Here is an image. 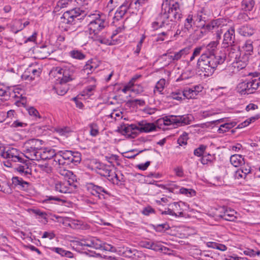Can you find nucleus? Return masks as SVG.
I'll use <instances>...</instances> for the list:
<instances>
[{
	"instance_id": "1",
	"label": "nucleus",
	"mask_w": 260,
	"mask_h": 260,
	"mask_svg": "<svg viewBox=\"0 0 260 260\" xmlns=\"http://www.w3.org/2000/svg\"><path fill=\"white\" fill-rule=\"evenodd\" d=\"M218 44L217 41H212L207 45L199 47L202 48V54L198 60L197 67L205 75H211L218 65L222 64L225 60V53H216Z\"/></svg>"
},
{
	"instance_id": "2",
	"label": "nucleus",
	"mask_w": 260,
	"mask_h": 260,
	"mask_svg": "<svg viewBox=\"0 0 260 260\" xmlns=\"http://www.w3.org/2000/svg\"><path fill=\"white\" fill-rule=\"evenodd\" d=\"M88 17L90 18L88 25L90 35H93L92 38L94 37V40L100 43L108 44L109 40L99 35L100 32L108 25L105 16L99 14H93L89 15Z\"/></svg>"
},
{
	"instance_id": "3",
	"label": "nucleus",
	"mask_w": 260,
	"mask_h": 260,
	"mask_svg": "<svg viewBox=\"0 0 260 260\" xmlns=\"http://www.w3.org/2000/svg\"><path fill=\"white\" fill-rule=\"evenodd\" d=\"M85 16V11L78 8L66 11L60 18L59 27L68 31L70 25L76 24L78 21L83 19Z\"/></svg>"
},
{
	"instance_id": "4",
	"label": "nucleus",
	"mask_w": 260,
	"mask_h": 260,
	"mask_svg": "<svg viewBox=\"0 0 260 260\" xmlns=\"http://www.w3.org/2000/svg\"><path fill=\"white\" fill-rule=\"evenodd\" d=\"M42 141L32 139L27 141L23 146L24 156L31 160L39 161L42 150Z\"/></svg>"
},
{
	"instance_id": "5",
	"label": "nucleus",
	"mask_w": 260,
	"mask_h": 260,
	"mask_svg": "<svg viewBox=\"0 0 260 260\" xmlns=\"http://www.w3.org/2000/svg\"><path fill=\"white\" fill-rule=\"evenodd\" d=\"M161 13L167 14L171 21L176 22L181 19L182 16L179 4L176 2L171 4L168 0L162 4Z\"/></svg>"
},
{
	"instance_id": "6",
	"label": "nucleus",
	"mask_w": 260,
	"mask_h": 260,
	"mask_svg": "<svg viewBox=\"0 0 260 260\" xmlns=\"http://www.w3.org/2000/svg\"><path fill=\"white\" fill-rule=\"evenodd\" d=\"M12 184L10 186V183H6L5 182H2L0 188L2 190L0 191H3L6 193H11L12 192V187L17 186L18 188L21 189H27L29 183L27 182L23 181V180H12Z\"/></svg>"
},
{
	"instance_id": "7",
	"label": "nucleus",
	"mask_w": 260,
	"mask_h": 260,
	"mask_svg": "<svg viewBox=\"0 0 260 260\" xmlns=\"http://www.w3.org/2000/svg\"><path fill=\"white\" fill-rule=\"evenodd\" d=\"M72 151L69 150L60 151L56 153L53 165H65L71 164Z\"/></svg>"
},
{
	"instance_id": "8",
	"label": "nucleus",
	"mask_w": 260,
	"mask_h": 260,
	"mask_svg": "<svg viewBox=\"0 0 260 260\" xmlns=\"http://www.w3.org/2000/svg\"><path fill=\"white\" fill-rule=\"evenodd\" d=\"M222 20L220 19H217L211 21L210 23L201 25V28L204 29L208 31L213 29H217L216 37L218 39L221 38V34H222V27L223 24H222Z\"/></svg>"
},
{
	"instance_id": "9",
	"label": "nucleus",
	"mask_w": 260,
	"mask_h": 260,
	"mask_svg": "<svg viewBox=\"0 0 260 260\" xmlns=\"http://www.w3.org/2000/svg\"><path fill=\"white\" fill-rule=\"evenodd\" d=\"M51 73L54 74L57 73L59 75H62V77H58V78L60 79L59 81L61 83H66L75 78L73 71H70L66 69H62L60 68H56L55 69L52 70Z\"/></svg>"
},
{
	"instance_id": "10",
	"label": "nucleus",
	"mask_w": 260,
	"mask_h": 260,
	"mask_svg": "<svg viewBox=\"0 0 260 260\" xmlns=\"http://www.w3.org/2000/svg\"><path fill=\"white\" fill-rule=\"evenodd\" d=\"M247 86V94H251L260 86V77H252L245 80Z\"/></svg>"
},
{
	"instance_id": "11",
	"label": "nucleus",
	"mask_w": 260,
	"mask_h": 260,
	"mask_svg": "<svg viewBox=\"0 0 260 260\" xmlns=\"http://www.w3.org/2000/svg\"><path fill=\"white\" fill-rule=\"evenodd\" d=\"M235 31L233 26L230 27L224 33L223 44L230 46L235 44Z\"/></svg>"
},
{
	"instance_id": "12",
	"label": "nucleus",
	"mask_w": 260,
	"mask_h": 260,
	"mask_svg": "<svg viewBox=\"0 0 260 260\" xmlns=\"http://www.w3.org/2000/svg\"><path fill=\"white\" fill-rule=\"evenodd\" d=\"M119 130L123 135L134 138L137 134L135 131L137 130V125L124 124L121 125Z\"/></svg>"
},
{
	"instance_id": "13",
	"label": "nucleus",
	"mask_w": 260,
	"mask_h": 260,
	"mask_svg": "<svg viewBox=\"0 0 260 260\" xmlns=\"http://www.w3.org/2000/svg\"><path fill=\"white\" fill-rule=\"evenodd\" d=\"M2 156L14 162H22V158L18 155L16 149L12 148L6 152L3 151Z\"/></svg>"
},
{
	"instance_id": "14",
	"label": "nucleus",
	"mask_w": 260,
	"mask_h": 260,
	"mask_svg": "<svg viewBox=\"0 0 260 260\" xmlns=\"http://www.w3.org/2000/svg\"><path fill=\"white\" fill-rule=\"evenodd\" d=\"M137 130L140 132L148 133L155 131L156 126L153 123H148L146 121H141L137 123Z\"/></svg>"
},
{
	"instance_id": "15",
	"label": "nucleus",
	"mask_w": 260,
	"mask_h": 260,
	"mask_svg": "<svg viewBox=\"0 0 260 260\" xmlns=\"http://www.w3.org/2000/svg\"><path fill=\"white\" fill-rule=\"evenodd\" d=\"M71 185L70 180H63L55 184V190L61 193L71 192L72 190L70 189V186Z\"/></svg>"
},
{
	"instance_id": "16",
	"label": "nucleus",
	"mask_w": 260,
	"mask_h": 260,
	"mask_svg": "<svg viewBox=\"0 0 260 260\" xmlns=\"http://www.w3.org/2000/svg\"><path fill=\"white\" fill-rule=\"evenodd\" d=\"M229 47L228 49V56L231 60L239 58L240 56V47L236 44L227 46Z\"/></svg>"
},
{
	"instance_id": "17",
	"label": "nucleus",
	"mask_w": 260,
	"mask_h": 260,
	"mask_svg": "<svg viewBox=\"0 0 260 260\" xmlns=\"http://www.w3.org/2000/svg\"><path fill=\"white\" fill-rule=\"evenodd\" d=\"M158 20L161 21L163 27L166 28L168 30H170L175 25V21H171V19L167 16V14H164L162 13H160L158 16Z\"/></svg>"
},
{
	"instance_id": "18",
	"label": "nucleus",
	"mask_w": 260,
	"mask_h": 260,
	"mask_svg": "<svg viewBox=\"0 0 260 260\" xmlns=\"http://www.w3.org/2000/svg\"><path fill=\"white\" fill-rule=\"evenodd\" d=\"M222 210L223 213L220 216L223 219L227 221H233L236 219V217L235 216L236 212L234 210L228 209L224 207L222 208Z\"/></svg>"
},
{
	"instance_id": "19",
	"label": "nucleus",
	"mask_w": 260,
	"mask_h": 260,
	"mask_svg": "<svg viewBox=\"0 0 260 260\" xmlns=\"http://www.w3.org/2000/svg\"><path fill=\"white\" fill-rule=\"evenodd\" d=\"M42 72L40 68L34 69L32 66L29 67L23 75L26 79L30 77L31 80H34L35 77H39Z\"/></svg>"
},
{
	"instance_id": "20",
	"label": "nucleus",
	"mask_w": 260,
	"mask_h": 260,
	"mask_svg": "<svg viewBox=\"0 0 260 260\" xmlns=\"http://www.w3.org/2000/svg\"><path fill=\"white\" fill-rule=\"evenodd\" d=\"M237 31L240 35L244 37H250L254 33V28L248 25L241 26Z\"/></svg>"
},
{
	"instance_id": "21",
	"label": "nucleus",
	"mask_w": 260,
	"mask_h": 260,
	"mask_svg": "<svg viewBox=\"0 0 260 260\" xmlns=\"http://www.w3.org/2000/svg\"><path fill=\"white\" fill-rule=\"evenodd\" d=\"M230 162L235 167H238L245 164V159L242 155L234 154L230 157Z\"/></svg>"
},
{
	"instance_id": "22",
	"label": "nucleus",
	"mask_w": 260,
	"mask_h": 260,
	"mask_svg": "<svg viewBox=\"0 0 260 260\" xmlns=\"http://www.w3.org/2000/svg\"><path fill=\"white\" fill-rule=\"evenodd\" d=\"M55 155L56 153H54L53 150H44L42 148L39 155V157H40V160L50 159L51 158L54 159ZM53 160L54 161V159H53Z\"/></svg>"
},
{
	"instance_id": "23",
	"label": "nucleus",
	"mask_w": 260,
	"mask_h": 260,
	"mask_svg": "<svg viewBox=\"0 0 260 260\" xmlns=\"http://www.w3.org/2000/svg\"><path fill=\"white\" fill-rule=\"evenodd\" d=\"M128 7L127 5H122L117 10L113 17L114 20L118 21L125 15L127 12Z\"/></svg>"
},
{
	"instance_id": "24",
	"label": "nucleus",
	"mask_w": 260,
	"mask_h": 260,
	"mask_svg": "<svg viewBox=\"0 0 260 260\" xmlns=\"http://www.w3.org/2000/svg\"><path fill=\"white\" fill-rule=\"evenodd\" d=\"M51 250L54 251L62 256H66L70 258H74V254L70 251H67L62 248L59 247H52Z\"/></svg>"
},
{
	"instance_id": "25",
	"label": "nucleus",
	"mask_w": 260,
	"mask_h": 260,
	"mask_svg": "<svg viewBox=\"0 0 260 260\" xmlns=\"http://www.w3.org/2000/svg\"><path fill=\"white\" fill-rule=\"evenodd\" d=\"M207 20V17L206 15L202 12H200L195 16L194 23L197 24V26L201 28V25L202 24H205Z\"/></svg>"
},
{
	"instance_id": "26",
	"label": "nucleus",
	"mask_w": 260,
	"mask_h": 260,
	"mask_svg": "<svg viewBox=\"0 0 260 260\" xmlns=\"http://www.w3.org/2000/svg\"><path fill=\"white\" fill-rule=\"evenodd\" d=\"M55 89L58 95H63L67 93L69 88L66 83H61L59 81V83L56 84Z\"/></svg>"
},
{
	"instance_id": "27",
	"label": "nucleus",
	"mask_w": 260,
	"mask_h": 260,
	"mask_svg": "<svg viewBox=\"0 0 260 260\" xmlns=\"http://www.w3.org/2000/svg\"><path fill=\"white\" fill-rule=\"evenodd\" d=\"M17 171L23 177L30 178L31 175V171L28 167L26 166H19L17 168Z\"/></svg>"
},
{
	"instance_id": "28",
	"label": "nucleus",
	"mask_w": 260,
	"mask_h": 260,
	"mask_svg": "<svg viewBox=\"0 0 260 260\" xmlns=\"http://www.w3.org/2000/svg\"><path fill=\"white\" fill-rule=\"evenodd\" d=\"M255 2L253 0H243L242 2V9L245 11H251L254 6Z\"/></svg>"
},
{
	"instance_id": "29",
	"label": "nucleus",
	"mask_w": 260,
	"mask_h": 260,
	"mask_svg": "<svg viewBox=\"0 0 260 260\" xmlns=\"http://www.w3.org/2000/svg\"><path fill=\"white\" fill-rule=\"evenodd\" d=\"M251 171L250 168H242L238 170L236 172L235 176L236 178H245L247 175L251 174Z\"/></svg>"
},
{
	"instance_id": "30",
	"label": "nucleus",
	"mask_w": 260,
	"mask_h": 260,
	"mask_svg": "<svg viewBox=\"0 0 260 260\" xmlns=\"http://www.w3.org/2000/svg\"><path fill=\"white\" fill-rule=\"evenodd\" d=\"M60 175L66 179H73L76 177V175L70 170L60 169L59 171Z\"/></svg>"
},
{
	"instance_id": "31",
	"label": "nucleus",
	"mask_w": 260,
	"mask_h": 260,
	"mask_svg": "<svg viewBox=\"0 0 260 260\" xmlns=\"http://www.w3.org/2000/svg\"><path fill=\"white\" fill-rule=\"evenodd\" d=\"M89 247L93 248L95 249H101L102 247V241L94 237L90 238Z\"/></svg>"
},
{
	"instance_id": "32",
	"label": "nucleus",
	"mask_w": 260,
	"mask_h": 260,
	"mask_svg": "<svg viewBox=\"0 0 260 260\" xmlns=\"http://www.w3.org/2000/svg\"><path fill=\"white\" fill-rule=\"evenodd\" d=\"M145 105V102L144 100L142 99H135L132 100H128L126 103V105L127 107H135L137 105L143 106Z\"/></svg>"
},
{
	"instance_id": "33",
	"label": "nucleus",
	"mask_w": 260,
	"mask_h": 260,
	"mask_svg": "<svg viewBox=\"0 0 260 260\" xmlns=\"http://www.w3.org/2000/svg\"><path fill=\"white\" fill-rule=\"evenodd\" d=\"M242 48L245 51V53L251 55L253 50L252 42L251 40L246 41Z\"/></svg>"
},
{
	"instance_id": "34",
	"label": "nucleus",
	"mask_w": 260,
	"mask_h": 260,
	"mask_svg": "<svg viewBox=\"0 0 260 260\" xmlns=\"http://www.w3.org/2000/svg\"><path fill=\"white\" fill-rule=\"evenodd\" d=\"M182 93L184 97L187 99H194L196 97L195 92L192 88L186 87Z\"/></svg>"
},
{
	"instance_id": "35",
	"label": "nucleus",
	"mask_w": 260,
	"mask_h": 260,
	"mask_svg": "<svg viewBox=\"0 0 260 260\" xmlns=\"http://www.w3.org/2000/svg\"><path fill=\"white\" fill-rule=\"evenodd\" d=\"M71 157V164L72 163L75 165L80 163L81 160V154L77 151H72Z\"/></svg>"
},
{
	"instance_id": "36",
	"label": "nucleus",
	"mask_w": 260,
	"mask_h": 260,
	"mask_svg": "<svg viewBox=\"0 0 260 260\" xmlns=\"http://www.w3.org/2000/svg\"><path fill=\"white\" fill-rule=\"evenodd\" d=\"M179 192L188 197H194L196 195V191L191 188L188 189L184 187H181L179 189Z\"/></svg>"
},
{
	"instance_id": "37",
	"label": "nucleus",
	"mask_w": 260,
	"mask_h": 260,
	"mask_svg": "<svg viewBox=\"0 0 260 260\" xmlns=\"http://www.w3.org/2000/svg\"><path fill=\"white\" fill-rule=\"evenodd\" d=\"M194 20L193 19V16L192 15H188L186 18L184 22V28L187 30H189L192 28V24H196L194 23Z\"/></svg>"
},
{
	"instance_id": "38",
	"label": "nucleus",
	"mask_w": 260,
	"mask_h": 260,
	"mask_svg": "<svg viewBox=\"0 0 260 260\" xmlns=\"http://www.w3.org/2000/svg\"><path fill=\"white\" fill-rule=\"evenodd\" d=\"M70 55L72 58L79 60H82L85 58V54L77 50H73L70 51Z\"/></svg>"
},
{
	"instance_id": "39",
	"label": "nucleus",
	"mask_w": 260,
	"mask_h": 260,
	"mask_svg": "<svg viewBox=\"0 0 260 260\" xmlns=\"http://www.w3.org/2000/svg\"><path fill=\"white\" fill-rule=\"evenodd\" d=\"M237 92L241 94H247V86L245 80L238 83L236 88Z\"/></svg>"
},
{
	"instance_id": "40",
	"label": "nucleus",
	"mask_w": 260,
	"mask_h": 260,
	"mask_svg": "<svg viewBox=\"0 0 260 260\" xmlns=\"http://www.w3.org/2000/svg\"><path fill=\"white\" fill-rule=\"evenodd\" d=\"M234 124L233 123H226L220 125L218 128L219 133H224L226 132L229 131L230 129L234 126Z\"/></svg>"
},
{
	"instance_id": "41",
	"label": "nucleus",
	"mask_w": 260,
	"mask_h": 260,
	"mask_svg": "<svg viewBox=\"0 0 260 260\" xmlns=\"http://www.w3.org/2000/svg\"><path fill=\"white\" fill-rule=\"evenodd\" d=\"M166 83V80L164 79H160L157 83L155 87L154 91L157 90L159 93H161L163 91Z\"/></svg>"
},
{
	"instance_id": "42",
	"label": "nucleus",
	"mask_w": 260,
	"mask_h": 260,
	"mask_svg": "<svg viewBox=\"0 0 260 260\" xmlns=\"http://www.w3.org/2000/svg\"><path fill=\"white\" fill-rule=\"evenodd\" d=\"M154 230L158 232H163L170 229V226L167 223L157 224L154 226Z\"/></svg>"
},
{
	"instance_id": "43",
	"label": "nucleus",
	"mask_w": 260,
	"mask_h": 260,
	"mask_svg": "<svg viewBox=\"0 0 260 260\" xmlns=\"http://www.w3.org/2000/svg\"><path fill=\"white\" fill-rule=\"evenodd\" d=\"M188 135L186 133H183L178 139L177 142L180 146H183L187 144Z\"/></svg>"
},
{
	"instance_id": "44",
	"label": "nucleus",
	"mask_w": 260,
	"mask_h": 260,
	"mask_svg": "<svg viewBox=\"0 0 260 260\" xmlns=\"http://www.w3.org/2000/svg\"><path fill=\"white\" fill-rule=\"evenodd\" d=\"M29 114L33 116L34 118L37 120L38 119H43V117L40 115L39 112L34 107H30L28 109Z\"/></svg>"
},
{
	"instance_id": "45",
	"label": "nucleus",
	"mask_w": 260,
	"mask_h": 260,
	"mask_svg": "<svg viewBox=\"0 0 260 260\" xmlns=\"http://www.w3.org/2000/svg\"><path fill=\"white\" fill-rule=\"evenodd\" d=\"M174 115H169L164 117L162 119H159V122L162 121L164 125H169L173 124Z\"/></svg>"
},
{
	"instance_id": "46",
	"label": "nucleus",
	"mask_w": 260,
	"mask_h": 260,
	"mask_svg": "<svg viewBox=\"0 0 260 260\" xmlns=\"http://www.w3.org/2000/svg\"><path fill=\"white\" fill-rule=\"evenodd\" d=\"M240 58L241 57L239 56V58L233 60L234 62H236L237 68L240 70L245 68L247 64V59L246 57L244 58V60L241 63H240V60H239Z\"/></svg>"
},
{
	"instance_id": "47",
	"label": "nucleus",
	"mask_w": 260,
	"mask_h": 260,
	"mask_svg": "<svg viewBox=\"0 0 260 260\" xmlns=\"http://www.w3.org/2000/svg\"><path fill=\"white\" fill-rule=\"evenodd\" d=\"M0 96L4 97L5 100H8L10 97V91L9 89L0 87Z\"/></svg>"
},
{
	"instance_id": "48",
	"label": "nucleus",
	"mask_w": 260,
	"mask_h": 260,
	"mask_svg": "<svg viewBox=\"0 0 260 260\" xmlns=\"http://www.w3.org/2000/svg\"><path fill=\"white\" fill-rule=\"evenodd\" d=\"M206 148V146L201 145L198 148L194 150V154L197 156H202L204 154Z\"/></svg>"
},
{
	"instance_id": "49",
	"label": "nucleus",
	"mask_w": 260,
	"mask_h": 260,
	"mask_svg": "<svg viewBox=\"0 0 260 260\" xmlns=\"http://www.w3.org/2000/svg\"><path fill=\"white\" fill-rule=\"evenodd\" d=\"M180 118L181 120V125L182 126L190 124L191 119L188 115H180Z\"/></svg>"
},
{
	"instance_id": "50",
	"label": "nucleus",
	"mask_w": 260,
	"mask_h": 260,
	"mask_svg": "<svg viewBox=\"0 0 260 260\" xmlns=\"http://www.w3.org/2000/svg\"><path fill=\"white\" fill-rule=\"evenodd\" d=\"M89 127L90 135L93 137L97 136L99 133L97 125L95 123H91L90 124Z\"/></svg>"
},
{
	"instance_id": "51",
	"label": "nucleus",
	"mask_w": 260,
	"mask_h": 260,
	"mask_svg": "<svg viewBox=\"0 0 260 260\" xmlns=\"http://www.w3.org/2000/svg\"><path fill=\"white\" fill-rule=\"evenodd\" d=\"M51 201H56L58 202H66L65 200L54 196H46V198L43 201L44 203H49Z\"/></svg>"
},
{
	"instance_id": "52",
	"label": "nucleus",
	"mask_w": 260,
	"mask_h": 260,
	"mask_svg": "<svg viewBox=\"0 0 260 260\" xmlns=\"http://www.w3.org/2000/svg\"><path fill=\"white\" fill-rule=\"evenodd\" d=\"M147 150V149H145L144 150H140L139 151L138 153H137L136 154H132L131 153L133 151H135V149H133V150H132L129 151H128V152H126L124 153V156L125 157V158H130V159H132V158H134L137 155H138L139 153L144 151H146Z\"/></svg>"
},
{
	"instance_id": "53",
	"label": "nucleus",
	"mask_w": 260,
	"mask_h": 260,
	"mask_svg": "<svg viewBox=\"0 0 260 260\" xmlns=\"http://www.w3.org/2000/svg\"><path fill=\"white\" fill-rule=\"evenodd\" d=\"M102 247L101 250H104L105 251H108L110 252H115L116 248L110 244H108L102 242Z\"/></svg>"
},
{
	"instance_id": "54",
	"label": "nucleus",
	"mask_w": 260,
	"mask_h": 260,
	"mask_svg": "<svg viewBox=\"0 0 260 260\" xmlns=\"http://www.w3.org/2000/svg\"><path fill=\"white\" fill-rule=\"evenodd\" d=\"M90 63L87 61L84 66L83 71L87 74H91L94 71Z\"/></svg>"
},
{
	"instance_id": "55",
	"label": "nucleus",
	"mask_w": 260,
	"mask_h": 260,
	"mask_svg": "<svg viewBox=\"0 0 260 260\" xmlns=\"http://www.w3.org/2000/svg\"><path fill=\"white\" fill-rule=\"evenodd\" d=\"M201 49H202V48L198 47H196V48H194V49L193 50V53L192 54V55H191V56L190 58L189 62L192 61L193 60H194V58L196 56H199L201 54Z\"/></svg>"
},
{
	"instance_id": "56",
	"label": "nucleus",
	"mask_w": 260,
	"mask_h": 260,
	"mask_svg": "<svg viewBox=\"0 0 260 260\" xmlns=\"http://www.w3.org/2000/svg\"><path fill=\"white\" fill-rule=\"evenodd\" d=\"M151 250H153L155 251H162V245L157 242H152L151 244V247L150 249Z\"/></svg>"
},
{
	"instance_id": "57",
	"label": "nucleus",
	"mask_w": 260,
	"mask_h": 260,
	"mask_svg": "<svg viewBox=\"0 0 260 260\" xmlns=\"http://www.w3.org/2000/svg\"><path fill=\"white\" fill-rule=\"evenodd\" d=\"M148 0H137L135 2V5L136 6V8L138 7V11H140L141 13H143V10H141L140 7H143L145 5L146 2Z\"/></svg>"
},
{
	"instance_id": "58",
	"label": "nucleus",
	"mask_w": 260,
	"mask_h": 260,
	"mask_svg": "<svg viewBox=\"0 0 260 260\" xmlns=\"http://www.w3.org/2000/svg\"><path fill=\"white\" fill-rule=\"evenodd\" d=\"M190 47H187L181 49L178 52L180 54L181 58H184L190 53Z\"/></svg>"
},
{
	"instance_id": "59",
	"label": "nucleus",
	"mask_w": 260,
	"mask_h": 260,
	"mask_svg": "<svg viewBox=\"0 0 260 260\" xmlns=\"http://www.w3.org/2000/svg\"><path fill=\"white\" fill-rule=\"evenodd\" d=\"M88 61V62L90 63L91 67H92V69H93L94 70L97 69L99 67L100 64V61H98L95 58H92Z\"/></svg>"
},
{
	"instance_id": "60",
	"label": "nucleus",
	"mask_w": 260,
	"mask_h": 260,
	"mask_svg": "<svg viewBox=\"0 0 260 260\" xmlns=\"http://www.w3.org/2000/svg\"><path fill=\"white\" fill-rule=\"evenodd\" d=\"M95 88V85H89L85 88L83 92L84 93V94L90 95L91 92L94 90Z\"/></svg>"
},
{
	"instance_id": "61",
	"label": "nucleus",
	"mask_w": 260,
	"mask_h": 260,
	"mask_svg": "<svg viewBox=\"0 0 260 260\" xmlns=\"http://www.w3.org/2000/svg\"><path fill=\"white\" fill-rule=\"evenodd\" d=\"M34 213L44 219L45 222H47V218L46 217V214L45 212H41L39 210H34Z\"/></svg>"
},
{
	"instance_id": "62",
	"label": "nucleus",
	"mask_w": 260,
	"mask_h": 260,
	"mask_svg": "<svg viewBox=\"0 0 260 260\" xmlns=\"http://www.w3.org/2000/svg\"><path fill=\"white\" fill-rule=\"evenodd\" d=\"M152 213H154V210L150 206L145 207L142 211V213L147 216Z\"/></svg>"
},
{
	"instance_id": "63",
	"label": "nucleus",
	"mask_w": 260,
	"mask_h": 260,
	"mask_svg": "<svg viewBox=\"0 0 260 260\" xmlns=\"http://www.w3.org/2000/svg\"><path fill=\"white\" fill-rule=\"evenodd\" d=\"M152 27L154 30H156L159 28L163 27L162 25H161V21L158 20V18H157V21L152 22Z\"/></svg>"
},
{
	"instance_id": "64",
	"label": "nucleus",
	"mask_w": 260,
	"mask_h": 260,
	"mask_svg": "<svg viewBox=\"0 0 260 260\" xmlns=\"http://www.w3.org/2000/svg\"><path fill=\"white\" fill-rule=\"evenodd\" d=\"M26 124L24 122H22L19 121V120H15L13 122V123L11 125V127H25L26 126Z\"/></svg>"
}]
</instances>
